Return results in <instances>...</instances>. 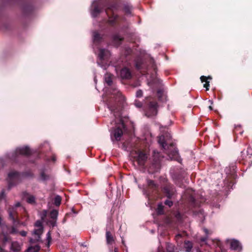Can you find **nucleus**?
I'll use <instances>...</instances> for the list:
<instances>
[{
	"label": "nucleus",
	"mask_w": 252,
	"mask_h": 252,
	"mask_svg": "<svg viewBox=\"0 0 252 252\" xmlns=\"http://www.w3.org/2000/svg\"><path fill=\"white\" fill-rule=\"evenodd\" d=\"M114 252H118V250L117 248H115L114 249Z\"/></svg>",
	"instance_id": "3c124183"
},
{
	"label": "nucleus",
	"mask_w": 252,
	"mask_h": 252,
	"mask_svg": "<svg viewBox=\"0 0 252 252\" xmlns=\"http://www.w3.org/2000/svg\"><path fill=\"white\" fill-rule=\"evenodd\" d=\"M134 105L137 108H142L143 109L144 102H142L138 100H135Z\"/></svg>",
	"instance_id": "473e14b6"
},
{
	"label": "nucleus",
	"mask_w": 252,
	"mask_h": 252,
	"mask_svg": "<svg viewBox=\"0 0 252 252\" xmlns=\"http://www.w3.org/2000/svg\"><path fill=\"white\" fill-rule=\"evenodd\" d=\"M148 195L153 193L158 194L159 192L158 185L154 181L147 180V189L146 190Z\"/></svg>",
	"instance_id": "6e6552de"
},
{
	"label": "nucleus",
	"mask_w": 252,
	"mask_h": 252,
	"mask_svg": "<svg viewBox=\"0 0 252 252\" xmlns=\"http://www.w3.org/2000/svg\"><path fill=\"white\" fill-rule=\"evenodd\" d=\"M58 215V211L57 210H53L50 213V217L51 219L57 220Z\"/></svg>",
	"instance_id": "c756f323"
},
{
	"label": "nucleus",
	"mask_w": 252,
	"mask_h": 252,
	"mask_svg": "<svg viewBox=\"0 0 252 252\" xmlns=\"http://www.w3.org/2000/svg\"><path fill=\"white\" fill-rule=\"evenodd\" d=\"M238 160L239 163L250 166L252 164V148L248 147L246 152L242 151Z\"/></svg>",
	"instance_id": "39448f33"
},
{
	"label": "nucleus",
	"mask_w": 252,
	"mask_h": 252,
	"mask_svg": "<svg viewBox=\"0 0 252 252\" xmlns=\"http://www.w3.org/2000/svg\"><path fill=\"white\" fill-rule=\"evenodd\" d=\"M16 233H17V229H16V228L15 227L12 226L11 228V230L10 233L15 234Z\"/></svg>",
	"instance_id": "a19ab883"
},
{
	"label": "nucleus",
	"mask_w": 252,
	"mask_h": 252,
	"mask_svg": "<svg viewBox=\"0 0 252 252\" xmlns=\"http://www.w3.org/2000/svg\"><path fill=\"white\" fill-rule=\"evenodd\" d=\"M161 191L168 199H172L176 195L175 188L173 185L169 183H166L163 185L161 187Z\"/></svg>",
	"instance_id": "423d86ee"
},
{
	"label": "nucleus",
	"mask_w": 252,
	"mask_h": 252,
	"mask_svg": "<svg viewBox=\"0 0 252 252\" xmlns=\"http://www.w3.org/2000/svg\"><path fill=\"white\" fill-rule=\"evenodd\" d=\"M184 247L187 252H192L193 247L192 243L189 241H185Z\"/></svg>",
	"instance_id": "b1692460"
},
{
	"label": "nucleus",
	"mask_w": 252,
	"mask_h": 252,
	"mask_svg": "<svg viewBox=\"0 0 252 252\" xmlns=\"http://www.w3.org/2000/svg\"><path fill=\"white\" fill-rule=\"evenodd\" d=\"M158 143L162 146L163 149H166V147L169 144L165 140L164 136L162 135L159 137L158 140Z\"/></svg>",
	"instance_id": "393cba45"
},
{
	"label": "nucleus",
	"mask_w": 252,
	"mask_h": 252,
	"mask_svg": "<svg viewBox=\"0 0 252 252\" xmlns=\"http://www.w3.org/2000/svg\"><path fill=\"white\" fill-rule=\"evenodd\" d=\"M164 206L163 205L161 202L159 203L158 205L156 212L158 215H161L164 214Z\"/></svg>",
	"instance_id": "a878e982"
},
{
	"label": "nucleus",
	"mask_w": 252,
	"mask_h": 252,
	"mask_svg": "<svg viewBox=\"0 0 252 252\" xmlns=\"http://www.w3.org/2000/svg\"><path fill=\"white\" fill-rule=\"evenodd\" d=\"M4 190H2L0 193V199H2L3 198H4Z\"/></svg>",
	"instance_id": "c03bdc74"
},
{
	"label": "nucleus",
	"mask_w": 252,
	"mask_h": 252,
	"mask_svg": "<svg viewBox=\"0 0 252 252\" xmlns=\"http://www.w3.org/2000/svg\"><path fill=\"white\" fill-rule=\"evenodd\" d=\"M136 67L138 68V69H140V65H139V64L138 63H136Z\"/></svg>",
	"instance_id": "8fccbe9b"
},
{
	"label": "nucleus",
	"mask_w": 252,
	"mask_h": 252,
	"mask_svg": "<svg viewBox=\"0 0 252 252\" xmlns=\"http://www.w3.org/2000/svg\"><path fill=\"white\" fill-rule=\"evenodd\" d=\"M40 179L41 181H45L49 179V176L44 171H41L40 174Z\"/></svg>",
	"instance_id": "2f4dec72"
},
{
	"label": "nucleus",
	"mask_w": 252,
	"mask_h": 252,
	"mask_svg": "<svg viewBox=\"0 0 252 252\" xmlns=\"http://www.w3.org/2000/svg\"><path fill=\"white\" fill-rule=\"evenodd\" d=\"M132 9V6L128 4H125L123 7V10L124 12L127 15L131 14Z\"/></svg>",
	"instance_id": "bb28decb"
},
{
	"label": "nucleus",
	"mask_w": 252,
	"mask_h": 252,
	"mask_svg": "<svg viewBox=\"0 0 252 252\" xmlns=\"http://www.w3.org/2000/svg\"><path fill=\"white\" fill-rule=\"evenodd\" d=\"M180 216V214L179 213H178V214L177 215V218H179Z\"/></svg>",
	"instance_id": "5fc2aeb1"
},
{
	"label": "nucleus",
	"mask_w": 252,
	"mask_h": 252,
	"mask_svg": "<svg viewBox=\"0 0 252 252\" xmlns=\"http://www.w3.org/2000/svg\"><path fill=\"white\" fill-rule=\"evenodd\" d=\"M158 107L159 105L156 98L148 96L144 100L143 111L146 117L153 118L156 116L158 113Z\"/></svg>",
	"instance_id": "7ed1b4c3"
},
{
	"label": "nucleus",
	"mask_w": 252,
	"mask_h": 252,
	"mask_svg": "<svg viewBox=\"0 0 252 252\" xmlns=\"http://www.w3.org/2000/svg\"><path fill=\"white\" fill-rule=\"evenodd\" d=\"M106 239L108 244H112L114 242V237L111 232L109 231L106 232Z\"/></svg>",
	"instance_id": "5701e85b"
},
{
	"label": "nucleus",
	"mask_w": 252,
	"mask_h": 252,
	"mask_svg": "<svg viewBox=\"0 0 252 252\" xmlns=\"http://www.w3.org/2000/svg\"><path fill=\"white\" fill-rule=\"evenodd\" d=\"M31 154L32 152L30 149L27 146L17 148L15 152V156H17L19 155L28 156L31 155Z\"/></svg>",
	"instance_id": "ddd939ff"
},
{
	"label": "nucleus",
	"mask_w": 252,
	"mask_h": 252,
	"mask_svg": "<svg viewBox=\"0 0 252 252\" xmlns=\"http://www.w3.org/2000/svg\"><path fill=\"white\" fill-rule=\"evenodd\" d=\"M209 109L210 110H213V107H212L211 106H209Z\"/></svg>",
	"instance_id": "603ef678"
},
{
	"label": "nucleus",
	"mask_w": 252,
	"mask_h": 252,
	"mask_svg": "<svg viewBox=\"0 0 252 252\" xmlns=\"http://www.w3.org/2000/svg\"><path fill=\"white\" fill-rule=\"evenodd\" d=\"M56 220H53L52 219L49 221L50 224L53 227L56 225Z\"/></svg>",
	"instance_id": "ea45409f"
},
{
	"label": "nucleus",
	"mask_w": 252,
	"mask_h": 252,
	"mask_svg": "<svg viewBox=\"0 0 252 252\" xmlns=\"http://www.w3.org/2000/svg\"><path fill=\"white\" fill-rule=\"evenodd\" d=\"M207 239H208V237L207 236L201 237L200 238V241L201 242H205L207 241Z\"/></svg>",
	"instance_id": "37998d69"
},
{
	"label": "nucleus",
	"mask_w": 252,
	"mask_h": 252,
	"mask_svg": "<svg viewBox=\"0 0 252 252\" xmlns=\"http://www.w3.org/2000/svg\"><path fill=\"white\" fill-rule=\"evenodd\" d=\"M20 203L19 202L16 203V204L15 205V206L14 207H16V209H17V207H20Z\"/></svg>",
	"instance_id": "de8ad7c7"
},
{
	"label": "nucleus",
	"mask_w": 252,
	"mask_h": 252,
	"mask_svg": "<svg viewBox=\"0 0 252 252\" xmlns=\"http://www.w3.org/2000/svg\"><path fill=\"white\" fill-rule=\"evenodd\" d=\"M40 250V247L38 245L31 246L28 249V251L32 252H38Z\"/></svg>",
	"instance_id": "cd10ccee"
},
{
	"label": "nucleus",
	"mask_w": 252,
	"mask_h": 252,
	"mask_svg": "<svg viewBox=\"0 0 252 252\" xmlns=\"http://www.w3.org/2000/svg\"><path fill=\"white\" fill-rule=\"evenodd\" d=\"M2 2L13 4L17 3L20 5L22 15L24 17H28L32 14L34 7L28 0H0Z\"/></svg>",
	"instance_id": "20e7f679"
},
{
	"label": "nucleus",
	"mask_w": 252,
	"mask_h": 252,
	"mask_svg": "<svg viewBox=\"0 0 252 252\" xmlns=\"http://www.w3.org/2000/svg\"><path fill=\"white\" fill-rule=\"evenodd\" d=\"M104 10L108 17V23L111 26H114L118 17L116 13L118 10V5L115 2L108 3L106 0L95 1L92 5V15L94 18L97 17Z\"/></svg>",
	"instance_id": "f03ea898"
},
{
	"label": "nucleus",
	"mask_w": 252,
	"mask_h": 252,
	"mask_svg": "<svg viewBox=\"0 0 252 252\" xmlns=\"http://www.w3.org/2000/svg\"><path fill=\"white\" fill-rule=\"evenodd\" d=\"M120 76L123 79H129L131 78L132 75L128 68L124 67L120 71Z\"/></svg>",
	"instance_id": "dca6fc26"
},
{
	"label": "nucleus",
	"mask_w": 252,
	"mask_h": 252,
	"mask_svg": "<svg viewBox=\"0 0 252 252\" xmlns=\"http://www.w3.org/2000/svg\"><path fill=\"white\" fill-rule=\"evenodd\" d=\"M51 159H52V160L53 161H54H54H56V157H55L54 155H53V156L52 157V158H51Z\"/></svg>",
	"instance_id": "49530a36"
},
{
	"label": "nucleus",
	"mask_w": 252,
	"mask_h": 252,
	"mask_svg": "<svg viewBox=\"0 0 252 252\" xmlns=\"http://www.w3.org/2000/svg\"><path fill=\"white\" fill-rule=\"evenodd\" d=\"M23 197L26 199V201L31 204H35V197L34 196L30 194L28 192L25 191L23 193Z\"/></svg>",
	"instance_id": "a211bd4d"
},
{
	"label": "nucleus",
	"mask_w": 252,
	"mask_h": 252,
	"mask_svg": "<svg viewBox=\"0 0 252 252\" xmlns=\"http://www.w3.org/2000/svg\"><path fill=\"white\" fill-rule=\"evenodd\" d=\"M93 41L95 44H99L100 43L102 39V35L98 33L97 31L93 32Z\"/></svg>",
	"instance_id": "aec40b11"
},
{
	"label": "nucleus",
	"mask_w": 252,
	"mask_h": 252,
	"mask_svg": "<svg viewBox=\"0 0 252 252\" xmlns=\"http://www.w3.org/2000/svg\"><path fill=\"white\" fill-rule=\"evenodd\" d=\"M190 202L191 205H192L193 207H195L197 206V205L196 204L195 199L192 196H190Z\"/></svg>",
	"instance_id": "e433bc0d"
},
{
	"label": "nucleus",
	"mask_w": 252,
	"mask_h": 252,
	"mask_svg": "<svg viewBox=\"0 0 252 252\" xmlns=\"http://www.w3.org/2000/svg\"><path fill=\"white\" fill-rule=\"evenodd\" d=\"M212 77L211 76L208 77L205 76H201L200 77V80L202 82H205V83L204 84L203 87L206 88V90L208 91L209 89V82L207 81L208 79L211 80Z\"/></svg>",
	"instance_id": "412c9836"
},
{
	"label": "nucleus",
	"mask_w": 252,
	"mask_h": 252,
	"mask_svg": "<svg viewBox=\"0 0 252 252\" xmlns=\"http://www.w3.org/2000/svg\"><path fill=\"white\" fill-rule=\"evenodd\" d=\"M17 210L16 207H10L8 210L9 217L16 226L20 224Z\"/></svg>",
	"instance_id": "1a4fd4ad"
},
{
	"label": "nucleus",
	"mask_w": 252,
	"mask_h": 252,
	"mask_svg": "<svg viewBox=\"0 0 252 252\" xmlns=\"http://www.w3.org/2000/svg\"><path fill=\"white\" fill-rule=\"evenodd\" d=\"M113 75L110 73H107L104 75V80L107 85L110 87V93L113 96L115 101L113 103L109 101L108 103V108L111 113L113 114L115 118V127L112 130L111 133V140L114 141H120L124 132L126 131V128L123 120L121 117L122 109L118 102H121L124 100V96L122 93L117 89V87L113 85Z\"/></svg>",
	"instance_id": "f257e3e1"
},
{
	"label": "nucleus",
	"mask_w": 252,
	"mask_h": 252,
	"mask_svg": "<svg viewBox=\"0 0 252 252\" xmlns=\"http://www.w3.org/2000/svg\"><path fill=\"white\" fill-rule=\"evenodd\" d=\"M20 180V173L17 171H12L8 174L7 181L8 188L10 189L12 187L17 185Z\"/></svg>",
	"instance_id": "0eeeda50"
},
{
	"label": "nucleus",
	"mask_w": 252,
	"mask_h": 252,
	"mask_svg": "<svg viewBox=\"0 0 252 252\" xmlns=\"http://www.w3.org/2000/svg\"><path fill=\"white\" fill-rule=\"evenodd\" d=\"M242 133H243V132H240V133L241 134H242Z\"/></svg>",
	"instance_id": "6e6d98bb"
},
{
	"label": "nucleus",
	"mask_w": 252,
	"mask_h": 252,
	"mask_svg": "<svg viewBox=\"0 0 252 252\" xmlns=\"http://www.w3.org/2000/svg\"><path fill=\"white\" fill-rule=\"evenodd\" d=\"M143 95V91L141 90H138L136 91V96L137 97H141Z\"/></svg>",
	"instance_id": "58836bf2"
},
{
	"label": "nucleus",
	"mask_w": 252,
	"mask_h": 252,
	"mask_svg": "<svg viewBox=\"0 0 252 252\" xmlns=\"http://www.w3.org/2000/svg\"><path fill=\"white\" fill-rule=\"evenodd\" d=\"M164 150L168 156L172 158H175L178 157V151L173 142L169 144L166 147V149Z\"/></svg>",
	"instance_id": "9d476101"
},
{
	"label": "nucleus",
	"mask_w": 252,
	"mask_h": 252,
	"mask_svg": "<svg viewBox=\"0 0 252 252\" xmlns=\"http://www.w3.org/2000/svg\"><path fill=\"white\" fill-rule=\"evenodd\" d=\"M10 250L13 252H19L21 251V246L17 241L12 242L11 244Z\"/></svg>",
	"instance_id": "4be33fe9"
},
{
	"label": "nucleus",
	"mask_w": 252,
	"mask_h": 252,
	"mask_svg": "<svg viewBox=\"0 0 252 252\" xmlns=\"http://www.w3.org/2000/svg\"><path fill=\"white\" fill-rule=\"evenodd\" d=\"M40 239H41L40 237H38V238L35 237V238L34 239L30 238L29 241H30V244H35L38 242H40Z\"/></svg>",
	"instance_id": "72a5a7b5"
},
{
	"label": "nucleus",
	"mask_w": 252,
	"mask_h": 252,
	"mask_svg": "<svg viewBox=\"0 0 252 252\" xmlns=\"http://www.w3.org/2000/svg\"><path fill=\"white\" fill-rule=\"evenodd\" d=\"M43 228H38L37 229H35L33 231V234L35 235L36 237H41V235L43 233Z\"/></svg>",
	"instance_id": "c85d7f7f"
},
{
	"label": "nucleus",
	"mask_w": 252,
	"mask_h": 252,
	"mask_svg": "<svg viewBox=\"0 0 252 252\" xmlns=\"http://www.w3.org/2000/svg\"><path fill=\"white\" fill-rule=\"evenodd\" d=\"M110 56L109 51L104 49H100L99 51L98 57L101 61L107 59Z\"/></svg>",
	"instance_id": "6ab92c4d"
},
{
	"label": "nucleus",
	"mask_w": 252,
	"mask_h": 252,
	"mask_svg": "<svg viewBox=\"0 0 252 252\" xmlns=\"http://www.w3.org/2000/svg\"><path fill=\"white\" fill-rule=\"evenodd\" d=\"M52 238H51V235L50 231H49L47 234V246L48 247H49L50 245V242L51 241Z\"/></svg>",
	"instance_id": "c9c22d12"
},
{
	"label": "nucleus",
	"mask_w": 252,
	"mask_h": 252,
	"mask_svg": "<svg viewBox=\"0 0 252 252\" xmlns=\"http://www.w3.org/2000/svg\"><path fill=\"white\" fill-rule=\"evenodd\" d=\"M167 250L169 252H173V248L172 247L168 246Z\"/></svg>",
	"instance_id": "a18cd8bd"
},
{
	"label": "nucleus",
	"mask_w": 252,
	"mask_h": 252,
	"mask_svg": "<svg viewBox=\"0 0 252 252\" xmlns=\"http://www.w3.org/2000/svg\"><path fill=\"white\" fill-rule=\"evenodd\" d=\"M27 232L25 231H21L20 232V234L23 237H25L27 235Z\"/></svg>",
	"instance_id": "79ce46f5"
},
{
	"label": "nucleus",
	"mask_w": 252,
	"mask_h": 252,
	"mask_svg": "<svg viewBox=\"0 0 252 252\" xmlns=\"http://www.w3.org/2000/svg\"><path fill=\"white\" fill-rule=\"evenodd\" d=\"M124 38L122 36L119 32H115L111 35V41L113 45L116 47H118L124 41Z\"/></svg>",
	"instance_id": "f8f14e48"
},
{
	"label": "nucleus",
	"mask_w": 252,
	"mask_h": 252,
	"mask_svg": "<svg viewBox=\"0 0 252 252\" xmlns=\"http://www.w3.org/2000/svg\"><path fill=\"white\" fill-rule=\"evenodd\" d=\"M7 229L2 230L0 233L1 241L2 244V247H4L5 244L11 240V237L8 234Z\"/></svg>",
	"instance_id": "4468645a"
},
{
	"label": "nucleus",
	"mask_w": 252,
	"mask_h": 252,
	"mask_svg": "<svg viewBox=\"0 0 252 252\" xmlns=\"http://www.w3.org/2000/svg\"><path fill=\"white\" fill-rule=\"evenodd\" d=\"M34 226L38 228H43L42 226V223L39 220H37V221H36L34 224Z\"/></svg>",
	"instance_id": "4c0bfd02"
},
{
	"label": "nucleus",
	"mask_w": 252,
	"mask_h": 252,
	"mask_svg": "<svg viewBox=\"0 0 252 252\" xmlns=\"http://www.w3.org/2000/svg\"><path fill=\"white\" fill-rule=\"evenodd\" d=\"M62 197L60 195H56L54 199V204L56 206H59L61 203Z\"/></svg>",
	"instance_id": "7c9ffc66"
},
{
	"label": "nucleus",
	"mask_w": 252,
	"mask_h": 252,
	"mask_svg": "<svg viewBox=\"0 0 252 252\" xmlns=\"http://www.w3.org/2000/svg\"><path fill=\"white\" fill-rule=\"evenodd\" d=\"M147 156L143 151H139L137 160L140 165H143L146 161Z\"/></svg>",
	"instance_id": "f3484780"
},
{
	"label": "nucleus",
	"mask_w": 252,
	"mask_h": 252,
	"mask_svg": "<svg viewBox=\"0 0 252 252\" xmlns=\"http://www.w3.org/2000/svg\"><path fill=\"white\" fill-rule=\"evenodd\" d=\"M160 93H161V91L160 90L158 91V94H160Z\"/></svg>",
	"instance_id": "864d4df0"
},
{
	"label": "nucleus",
	"mask_w": 252,
	"mask_h": 252,
	"mask_svg": "<svg viewBox=\"0 0 252 252\" xmlns=\"http://www.w3.org/2000/svg\"><path fill=\"white\" fill-rule=\"evenodd\" d=\"M171 199H167L164 202V205L168 206L169 207H171L173 205V202L172 201L170 200Z\"/></svg>",
	"instance_id": "f704fd0d"
},
{
	"label": "nucleus",
	"mask_w": 252,
	"mask_h": 252,
	"mask_svg": "<svg viewBox=\"0 0 252 252\" xmlns=\"http://www.w3.org/2000/svg\"><path fill=\"white\" fill-rule=\"evenodd\" d=\"M236 163H232L228 167H226L225 171L228 177L232 179H234L236 177Z\"/></svg>",
	"instance_id": "9b49d317"
},
{
	"label": "nucleus",
	"mask_w": 252,
	"mask_h": 252,
	"mask_svg": "<svg viewBox=\"0 0 252 252\" xmlns=\"http://www.w3.org/2000/svg\"><path fill=\"white\" fill-rule=\"evenodd\" d=\"M204 230V232H205V233H206L207 235V234H208V232H209V231H208V230L207 229L205 228Z\"/></svg>",
	"instance_id": "09e8293b"
},
{
	"label": "nucleus",
	"mask_w": 252,
	"mask_h": 252,
	"mask_svg": "<svg viewBox=\"0 0 252 252\" xmlns=\"http://www.w3.org/2000/svg\"><path fill=\"white\" fill-rule=\"evenodd\" d=\"M230 248L233 251H240L242 249V246L239 241L232 239L230 243Z\"/></svg>",
	"instance_id": "2eb2a0df"
}]
</instances>
